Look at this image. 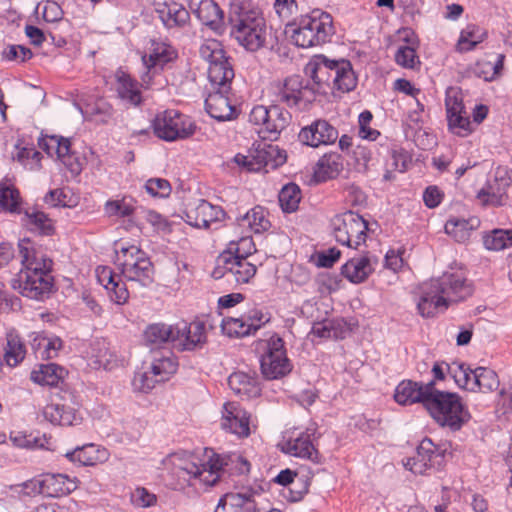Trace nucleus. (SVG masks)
Segmentation results:
<instances>
[{
	"mask_svg": "<svg viewBox=\"0 0 512 512\" xmlns=\"http://www.w3.org/2000/svg\"><path fill=\"white\" fill-rule=\"evenodd\" d=\"M162 465L175 480L171 485L176 490H183L187 486L212 487L225 474L245 476L251 468L249 461L240 453L217 454L211 448H205L201 458L187 457L181 453L169 454L162 460Z\"/></svg>",
	"mask_w": 512,
	"mask_h": 512,
	"instance_id": "f257e3e1",
	"label": "nucleus"
},
{
	"mask_svg": "<svg viewBox=\"0 0 512 512\" xmlns=\"http://www.w3.org/2000/svg\"><path fill=\"white\" fill-rule=\"evenodd\" d=\"M22 268L13 280V288L29 299L42 301L54 287L53 261L29 238L18 242Z\"/></svg>",
	"mask_w": 512,
	"mask_h": 512,
	"instance_id": "f03ea898",
	"label": "nucleus"
},
{
	"mask_svg": "<svg viewBox=\"0 0 512 512\" xmlns=\"http://www.w3.org/2000/svg\"><path fill=\"white\" fill-rule=\"evenodd\" d=\"M473 290L461 271L444 272L421 286L417 302L419 314L424 318H433L445 311L452 303L465 300Z\"/></svg>",
	"mask_w": 512,
	"mask_h": 512,
	"instance_id": "7ed1b4c3",
	"label": "nucleus"
},
{
	"mask_svg": "<svg viewBox=\"0 0 512 512\" xmlns=\"http://www.w3.org/2000/svg\"><path fill=\"white\" fill-rule=\"evenodd\" d=\"M309 78L311 91L317 94L347 93L357 85V77L350 61L346 59H329L323 54L314 55L304 68Z\"/></svg>",
	"mask_w": 512,
	"mask_h": 512,
	"instance_id": "20e7f679",
	"label": "nucleus"
},
{
	"mask_svg": "<svg viewBox=\"0 0 512 512\" xmlns=\"http://www.w3.org/2000/svg\"><path fill=\"white\" fill-rule=\"evenodd\" d=\"M229 22L231 35L246 50L257 51L266 40V24L261 11L249 0H234Z\"/></svg>",
	"mask_w": 512,
	"mask_h": 512,
	"instance_id": "39448f33",
	"label": "nucleus"
},
{
	"mask_svg": "<svg viewBox=\"0 0 512 512\" xmlns=\"http://www.w3.org/2000/svg\"><path fill=\"white\" fill-rule=\"evenodd\" d=\"M287 26L292 31V41L301 48L325 44L335 33L332 16L321 9H314Z\"/></svg>",
	"mask_w": 512,
	"mask_h": 512,
	"instance_id": "423d86ee",
	"label": "nucleus"
},
{
	"mask_svg": "<svg viewBox=\"0 0 512 512\" xmlns=\"http://www.w3.org/2000/svg\"><path fill=\"white\" fill-rule=\"evenodd\" d=\"M426 409L442 427L457 431L467 423L470 412L457 393L440 391L433 386Z\"/></svg>",
	"mask_w": 512,
	"mask_h": 512,
	"instance_id": "0eeeda50",
	"label": "nucleus"
},
{
	"mask_svg": "<svg viewBox=\"0 0 512 512\" xmlns=\"http://www.w3.org/2000/svg\"><path fill=\"white\" fill-rule=\"evenodd\" d=\"M115 264L125 280L141 287L154 281V266L148 254L136 245H122L116 250Z\"/></svg>",
	"mask_w": 512,
	"mask_h": 512,
	"instance_id": "6e6552de",
	"label": "nucleus"
},
{
	"mask_svg": "<svg viewBox=\"0 0 512 512\" xmlns=\"http://www.w3.org/2000/svg\"><path fill=\"white\" fill-rule=\"evenodd\" d=\"M257 351L260 370L266 379H280L292 371L293 365L287 356L285 342L277 334L274 333L269 338L260 340Z\"/></svg>",
	"mask_w": 512,
	"mask_h": 512,
	"instance_id": "1a4fd4ad",
	"label": "nucleus"
},
{
	"mask_svg": "<svg viewBox=\"0 0 512 512\" xmlns=\"http://www.w3.org/2000/svg\"><path fill=\"white\" fill-rule=\"evenodd\" d=\"M290 112L280 105H255L248 116V121L255 127L259 137L264 140L275 141L281 132L290 124Z\"/></svg>",
	"mask_w": 512,
	"mask_h": 512,
	"instance_id": "9d476101",
	"label": "nucleus"
},
{
	"mask_svg": "<svg viewBox=\"0 0 512 512\" xmlns=\"http://www.w3.org/2000/svg\"><path fill=\"white\" fill-rule=\"evenodd\" d=\"M335 240L348 248L357 249L365 243L369 223L358 213L346 211L336 215L331 221Z\"/></svg>",
	"mask_w": 512,
	"mask_h": 512,
	"instance_id": "9b49d317",
	"label": "nucleus"
},
{
	"mask_svg": "<svg viewBox=\"0 0 512 512\" xmlns=\"http://www.w3.org/2000/svg\"><path fill=\"white\" fill-rule=\"evenodd\" d=\"M152 127L158 138L168 142L189 138L197 128L191 117L174 109L158 113Z\"/></svg>",
	"mask_w": 512,
	"mask_h": 512,
	"instance_id": "f8f14e48",
	"label": "nucleus"
},
{
	"mask_svg": "<svg viewBox=\"0 0 512 512\" xmlns=\"http://www.w3.org/2000/svg\"><path fill=\"white\" fill-rule=\"evenodd\" d=\"M512 184V169L498 165L492 170L476 198L483 206H503L508 199V189Z\"/></svg>",
	"mask_w": 512,
	"mask_h": 512,
	"instance_id": "ddd939ff",
	"label": "nucleus"
},
{
	"mask_svg": "<svg viewBox=\"0 0 512 512\" xmlns=\"http://www.w3.org/2000/svg\"><path fill=\"white\" fill-rule=\"evenodd\" d=\"M256 271V266L247 258L234 256L231 251H223L217 258V266L212 276L216 279L226 277L227 281H234L236 284H247Z\"/></svg>",
	"mask_w": 512,
	"mask_h": 512,
	"instance_id": "4468645a",
	"label": "nucleus"
},
{
	"mask_svg": "<svg viewBox=\"0 0 512 512\" xmlns=\"http://www.w3.org/2000/svg\"><path fill=\"white\" fill-rule=\"evenodd\" d=\"M235 489L236 491L228 492L220 499L216 512L220 507L225 512H256L254 497L264 491L263 486L258 483L244 485L237 482ZM269 512L280 511L273 509Z\"/></svg>",
	"mask_w": 512,
	"mask_h": 512,
	"instance_id": "2eb2a0df",
	"label": "nucleus"
},
{
	"mask_svg": "<svg viewBox=\"0 0 512 512\" xmlns=\"http://www.w3.org/2000/svg\"><path fill=\"white\" fill-rule=\"evenodd\" d=\"M313 435L312 429L295 428L283 437L281 450L290 456L318 463L319 453L313 443Z\"/></svg>",
	"mask_w": 512,
	"mask_h": 512,
	"instance_id": "dca6fc26",
	"label": "nucleus"
},
{
	"mask_svg": "<svg viewBox=\"0 0 512 512\" xmlns=\"http://www.w3.org/2000/svg\"><path fill=\"white\" fill-rule=\"evenodd\" d=\"M276 99L289 108H294L311 103L315 99V95L311 91L309 82H305L298 75H293L287 77L278 88Z\"/></svg>",
	"mask_w": 512,
	"mask_h": 512,
	"instance_id": "f3484780",
	"label": "nucleus"
},
{
	"mask_svg": "<svg viewBox=\"0 0 512 512\" xmlns=\"http://www.w3.org/2000/svg\"><path fill=\"white\" fill-rule=\"evenodd\" d=\"M225 215L221 206L200 199L187 206L184 219L190 226L209 229L213 224L223 221Z\"/></svg>",
	"mask_w": 512,
	"mask_h": 512,
	"instance_id": "a211bd4d",
	"label": "nucleus"
},
{
	"mask_svg": "<svg viewBox=\"0 0 512 512\" xmlns=\"http://www.w3.org/2000/svg\"><path fill=\"white\" fill-rule=\"evenodd\" d=\"M39 144L48 155H56L57 159L72 176H77L81 173L82 162L80 158L71 151L69 139L53 135L41 140Z\"/></svg>",
	"mask_w": 512,
	"mask_h": 512,
	"instance_id": "6ab92c4d",
	"label": "nucleus"
},
{
	"mask_svg": "<svg viewBox=\"0 0 512 512\" xmlns=\"http://www.w3.org/2000/svg\"><path fill=\"white\" fill-rule=\"evenodd\" d=\"M175 346L181 351L201 349L206 343V326L203 322L187 323L181 321L175 324Z\"/></svg>",
	"mask_w": 512,
	"mask_h": 512,
	"instance_id": "aec40b11",
	"label": "nucleus"
},
{
	"mask_svg": "<svg viewBox=\"0 0 512 512\" xmlns=\"http://www.w3.org/2000/svg\"><path fill=\"white\" fill-rule=\"evenodd\" d=\"M298 137L304 145L317 148L321 145L334 144L339 137V133L336 127L327 120L317 119L310 125L303 127Z\"/></svg>",
	"mask_w": 512,
	"mask_h": 512,
	"instance_id": "412c9836",
	"label": "nucleus"
},
{
	"mask_svg": "<svg viewBox=\"0 0 512 512\" xmlns=\"http://www.w3.org/2000/svg\"><path fill=\"white\" fill-rule=\"evenodd\" d=\"M189 8L198 20L215 34L224 33V13L214 0H190Z\"/></svg>",
	"mask_w": 512,
	"mask_h": 512,
	"instance_id": "4be33fe9",
	"label": "nucleus"
},
{
	"mask_svg": "<svg viewBox=\"0 0 512 512\" xmlns=\"http://www.w3.org/2000/svg\"><path fill=\"white\" fill-rule=\"evenodd\" d=\"M221 427L239 438L250 435V414L236 402L223 406Z\"/></svg>",
	"mask_w": 512,
	"mask_h": 512,
	"instance_id": "5701e85b",
	"label": "nucleus"
},
{
	"mask_svg": "<svg viewBox=\"0 0 512 512\" xmlns=\"http://www.w3.org/2000/svg\"><path fill=\"white\" fill-rule=\"evenodd\" d=\"M435 382L419 383L411 380L401 381L395 388L394 399L400 405L421 403L426 408Z\"/></svg>",
	"mask_w": 512,
	"mask_h": 512,
	"instance_id": "b1692460",
	"label": "nucleus"
},
{
	"mask_svg": "<svg viewBox=\"0 0 512 512\" xmlns=\"http://www.w3.org/2000/svg\"><path fill=\"white\" fill-rule=\"evenodd\" d=\"M377 264L378 258L366 252L349 259L342 267V274L351 283L359 284L374 272Z\"/></svg>",
	"mask_w": 512,
	"mask_h": 512,
	"instance_id": "393cba45",
	"label": "nucleus"
},
{
	"mask_svg": "<svg viewBox=\"0 0 512 512\" xmlns=\"http://www.w3.org/2000/svg\"><path fill=\"white\" fill-rule=\"evenodd\" d=\"M229 93L230 91L215 89L205 99L207 113L219 122L231 121L238 116V110L232 105Z\"/></svg>",
	"mask_w": 512,
	"mask_h": 512,
	"instance_id": "a878e982",
	"label": "nucleus"
},
{
	"mask_svg": "<svg viewBox=\"0 0 512 512\" xmlns=\"http://www.w3.org/2000/svg\"><path fill=\"white\" fill-rule=\"evenodd\" d=\"M439 457L440 454L433 442L425 438L418 446L416 454L406 459L404 466L414 474H424L435 465Z\"/></svg>",
	"mask_w": 512,
	"mask_h": 512,
	"instance_id": "bb28decb",
	"label": "nucleus"
},
{
	"mask_svg": "<svg viewBox=\"0 0 512 512\" xmlns=\"http://www.w3.org/2000/svg\"><path fill=\"white\" fill-rule=\"evenodd\" d=\"M96 277L98 283L107 290L110 299L114 303L118 305L126 303L129 298V292L126 284L110 267L99 266L96 269Z\"/></svg>",
	"mask_w": 512,
	"mask_h": 512,
	"instance_id": "cd10ccee",
	"label": "nucleus"
},
{
	"mask_svg": "<svg viewBox=\"0 0 512 512\" xmlns=\"http://www.w3.org/2000/svg\"><path fill=\"white\" fill-rule=\"evenodd\" d=\"M115 90L118 98L128 106L138 107L143 101L141 84L123 70L115 74Z\"/></svg>",
	"mask_w": 512,
	"mask_h": 512,
	"instance_id": "c85d7f7f",
	"label": "nucleus"
},
{
	"mask_svg": "<svg viewBox=\"0 0 512 512\" xmlns=\"http://www.w3.org/2000/svg\"><path fill=\"white\" fill-rule=\"evenodd\" d=\"M155 12L163 26L168 30L181 29L190 21L189 11L183 5L176 2L159 3Z\"/></svg>",
	"mask_w": 512,
	"mask_h": 512,
	"instance_id": "c756f323",
	"label": "nucleus"
},
{
	"mask_svg": "<svg viewBox=\"0 0 512 512\" xmlns=\"http://www.w3.org/2000/svg\"><path fill=\"white\" fill-rule=\"evenodd\" d=\"M65 457L73 464L79 466H95L107 461L109 453L107 449L89 443L66 452Z\"/></svg>",
	"mask_w": 512,
	"mask_h": 512,
	"instance_id": "7c9ffc66",
	"label": "nucleus"
},
{
	"mask_svg": "<svg viewBox=\"0 0 512 512\" xmlns=\"http://www.w3.org/2000/svg\"><path fill=\"white\" fill-rule=\"evenodd\" d=\"M343 157L337 152H328L316 162L313 170L317 182H326L335 179L343 170Z\"/></svg>",
	"mask_w": 512,
	"mask_h": 512,
	"instance_id": "2f4dec72",
	"label": "nucleus"
},
{
	"mask_svg": "<svg viewBox=\"0 0 512 512\" xmlns=\"http://www.w3.org/2000/svg\"><path fill=\"white\" fill-rule=\"evenodd\" d=\"M43 478L44 496L46 497L57 498L66 496L78 486L77 479L66 474L46 473L43 474Z\"/></svg>",
	"mask_w": 512,
	"mask_h": 512,
	"instance_id": "473e14b6",
	"label": "nucleus"
},
{
	"mask_svg": "<svg viewBox=\"0 0 512 512\" xmlns=\"http://www.w3.org/2000/svg\"><path fill=\"white\" fill-rule=\"evenodd\" d=\"M230 389L240 398L251 399L260 395L261 387L258 378L248 373L237 371L228 377Z\"/></svg>",
	"mask_w": 512,
	"mask_h": 512,
	"instance_id": "72a5a7b5",
	"label": "nucleus"
},
{
	"mask_svg": "<svg viewBox=\"0 0 512 512\" xmlns=\"http://www.w3.org/2000/svg\"><path fill=\"white\" fill-rule=\"evenodd\" d=\"M149 367L154 376L160 379L161 382L169 379L178 368L176 357L170 350H156L152 351L150 355Z\"/></svg>",
	"mask_w": 512,
	"mask_h": 512,
	"instance_id": "f704fd0d",
	"label": "nucleus"
},
{
	"mask_svg": "<svg viewBox=\"0 0 512 512\" xmlns=\"http://www.w3.org/2000/svg\"><path fill=\"white\" fill-rule=\"evenodd\" d=\"M43 416L50 423L60 426L78 425L82 421V415L78 410L70 406L54 403L44 407Z\"/></svg>",
	"mask_w": 512,
	"mask_h": 512,
	"instance_id": "c9c22d12",
	"label": "nucleus"
},
{
	"mask_svg": "<svg viewBox=\"0 0 512 512\" xmlns=\"http://www.w3.org/2000/svg\"><path fill=\"white\" fill-rule=\"evenodd\" d=\"M208 79L214 89L230 91L235 77L233 65L228 57L210 64L207 69Z\"/></svg>",
	"mask_w": 512,
	"mask_h": 512,
	"instance_id": "e433bc0d",
	"label": "nucleus"
},
{
	"mask_svg": "<svg viewBox=\"0 0 512 512\" xmlns=\"http://www.w3.org/2000/svg\"><path fill=\"white\" fill-rule=\"evenodd\" d=\"M253 159L259 171L264 169L267 172L282 165L286 161V153L276 145L260 144L253 150Z\"/></svg>",
	"mask_w": 512,
	"mask_h": 512,
	"instance_id": "4c0bfd02",
	"label": "nucleus"
},
{
	"mask_svg": "<svg viewBox=\"0 0 512 512\" xmlns=\"http://www.w3.org/2000/svg\"><path fill=\"white\" fill-rule=\"evenodd\" d=\"M63 346L62 340L56 335H50L45 332L35 333L31 339V348L36 357L41 359L56 358Z\"/></svg>",
	"mask_w": 512,
	"mask_h": 512,
	"instance_id": "58836bf2",
	"label": "nucleus"
},
{
	"mask_svg": "<svg viewBox=\"0 0 512 512\" xmlns=\"http://www.w3.org/2000/svg\"><path fill=\"white\" fill-rule=\"evenodd\" d=\"M176 57V52L169 44L163 42L153 41L151 45V51L148 60L144 57L143 61L148 68L146 75L142 77V81L146 86L149 85L150 81V70L160 66L161 68L166 63L170 62Z\"/></svg>",
	"mask_w": 512,
	"mask_h": 512,
	"instance_id": "ea45409f",
	"label": "nucleus"
},
{
	"mask_svg": "<svg viewBox=\"0 0 512 512\" xmlns=\"http://www.w3.org/2000/svg\"><path fill=\"white\" fill-rule=\"evenodd\" d=\"M79 112L87 120L98 124H108L114 116L113 106L104 98L95 99L84 106H77Z\"/></svg>",
	"mask_w": 512,
	"mask_h": 512,
	"instance_id": "a19ab883",
	"label": "nucleus"
},
{
	"mask_svg": "<svg viewBox=\"0 0 512 512\" xmlns=\"http://www.w3.org/2000/svg\"><path fill=\"white\" fill-rule=\"evenodd\" d=\"M238 224L243 228H248L255 234H262L271 227L268 211L262 206H255L248 210L243 216L238 218Z\"/></svg>",
	"mask_w": 512,
	"mask_h": 512,
	"instance_id": "79ce46f5",
	"label": "nucleus"
},
{
	"mask_svg": "<svg viewBox=\"0 0 512 512\" xmlns=\"http://www.w3.org/2000/svg\"><path fill=\"white\" fill-rule=\"evenodd\" d=\"M175 331V325L165 323L150 324L144 331V340L151 346H159L167 342L175 344Z\"/></svg>",
	"mask_w": 512,
	"mask_h": 512,
	"instance_id": "37998d69",
	"label": "nucleus"
},
{
	"mask_svg": "<svg viewBox=\"0 0 512 512\" xmlns=\"http://www.w3.org/2000/svg\"><path fill=\"white\" fill-rule=\"evenodd\" d=\"M89 358L98 368L110 369L116 361V356L109 349V344L105 339H95L87 351Z\"/></svg>",
	"mask_w": 512,
	"mask_h": 512,
	"instance_id": "c03bdc74",
	"label": "nucleus"
},
{
	"mask_svg": "<svg viewBox=\"0 0 512 512\" xmlns=\"http://www.w3.org/2000/svg\"><path fill=\"white\" fill-rule=\"evenodd\" d=\"M26 348L21 337L15 331L6 334L4 361L9 367H16L25 358Z\"/></svg>",
	"mask_w": 512,
	"mask_h": 512,
	"instance_id": "a18cd8bd",
	"label": "nucleus"
},
{
	"mask_svg": "<svg viewBox=\"0 0 512 512\" xmlns=\"http://www.w3.org/2000/svg\"><path fill=\"white\" fill-rule=\"evenodd\" d=\"M473 373L471 391L488 393L498 389L500 381L494 370L479 366L473 369Z\"/></svg>",
	"mask_w": 512,
	"mask_h": 512,
	"instance_id": "49530a36",
	"label": "nucleus"
},
{
	"mask_svg": "<svg viewBox=\"0 0 512 512\" xmlns=\"http://www.w3.org/2000/svg\"><path fill=\"white\" fill-rule=\"evenodd\" d=\"M505 55L497 54L495 62L487 60H479L471 67V73L483 79L484 81L491 82L497 79L504 68Z\"/></svg>",
	"mask_w": 512,
	"mask_h": 512,
	"instance_id": "de8ad7c7",
	"label": "nucleus"
},
{
	"mask_svg": "<svg viewBox=\"0 0 512 512\" xmlns=\"http://www.w3.org/2000/svg\"><path fill=\"white\" fill-rule=\"evenodd\" d=\"M486 37L487 32L483 28L475 24H468L460 33L457 41V50L459 52L472 51Z\"/></svg>",
	"mask_w": 512,
	"mask_h": 512,
	"instance_id": "09e8293b",
	"label": "nucleus"
},
{
	"mask_svg": "<svg viewBox=\"0 0 512 512\" xmlns=\"http://www.w3.org/2000/svg\"><path fill=\"white\" fill-rule=\"evenodd\" d=\"M63 371V368L54 363L43 364L38 370L31 372V380L44 386H56L62 378Z\"/></svg>",
	"mask_w": 512,
	"mask_h": 512,
	"instance_id": "8fccbe9b",
	"label": "nucleus"
},
{
	"mask_svg": "<svg viewBox=\"0 0 512 512\" xmlns=\"http://www.w3.org/2000/svg\"><path fill=\"white\" fill-rule=\"evenodd\" d=\"M241 315L251 334H255L271 320L270 313L256 304L248 306Z\"/></svg>",
	"mask_w": 512,
	"mask_h": 512,
	"instance_id": "3c124183",
	"label": "nucleus"
},
{
	"mask_svg": "<svg viewBox=\"0 0 512 512\" xmlns=\"http://www.w3.org/2000/svg\"><path fill=\"white\" fill-rule=\"evenodd\" d=\"M26 225L30 230L38 232L43 235H51L54 227L52 221L47 217L44 212L38 211L34 208L25 211Z\"/></svg>",
	"mask_w": 512,
	"mask_h": 512,
	"instance_id": "603ef678",
	"label": "nucleus"
},
{
	"mask_svg": "<svg viewBox=\"0 0 512 512\" xmlns=\"http://www.w3.org/2000/svg\"><path fill=\"white\" fill-rule=\"evenodd\" d=\"M13 159L19 162L26 170L37 171L41 168L42 154L33 146L18 147Z\"/></svg>",
	"mask_w": 512,
	"mask_h": 512,
	"instance_id": "864d4df0",
	"label": "nucleus"
},
{
	"mask_svg": "<svg viewBox=\"0 0 512 512\" xmlns=\"http://www.w3.org/2000/svg\"><path fill=\"white\" fill-rule=\"evenodd\" d=\"M278 198L284 212H294L301 200V190L295 183H289L280 190Z\"/></svg>",
	"mask_w": 512,
	"mask_h": 512,
	"instance_id": "5fc2aeb1",
	"label": "nucleus"
},
{
	"mask_svg": "<svg viewBox=\"0 0 512 512\" xmlns=\"http://www.w3.org/2000/svg\"><path fill=\"white\" fill-rule=\"evenodd\" d=\"M135 201L123 197L117 200H108L104 205V212L108 217L124 218L131 216L135 211Z\"/></svg>",
	"mask_w": 512,
	"mask_h": 512,
	"instance_id": "6e6d98bb",
	"label": "nucleus"
},
{
	"mask_svg": "<svg viewBox=\"0 0 512 512\" xmlns=\"http://www.w3.org/2000/svg\"><path fill=\"white\" fill-rule=\"evenodd\" d=\"M484 246L493 251H500L512 246V229L493 230L484 237Z\"/></svg>",
	"mask_w": 512,
	"mask_h": 512,
	"instance_id": "4d7b16f0",
	"label": "nucleus"
},
{
	"mask_svg": "<svg viewBox=\"0 0 512 512\" xmlns=\"http://www.w3.org/2000/svg\"><path fill=\"white\" fill-rule=\"evenodd\" d=\"M199 54L208 66L227 57L222 44L215 39L205 40L199 48Z\"/></svg>",
	"mask_w": 512,
	"mask_h": 512,
	"instance_id": "13d9d810",
	"label": "nucleus"
},
{
	"mask_svg": "<svg viewBox=\"0 0 512 512\" xmlns=\"http://www.w3.org/2000/svg\"><path fill=\"white\" fill-rule=\"evenodd\" d=\"M0 209L20 213V196L17 189L0 184Z\"/></svg>",
	"mask_w": 512,
	"mask_h": 512,
	"instance_id": "bf43d9fd",
	"label": "nucleus"
},
{
	"mask_svg": "<svg viewBox=\"0 0 512 512\" xmlns=\"http://www.w3.org/2000/svg\"><path fill=\"white\" fill-rule=\"evenodd\" d=\"M473 374V369L463 363L454 362L450 365L449 375L460 388L471 391Z\"/></svg>",
	"mask_w": 512,
	"mask_h": 512,
	"instance_id": "052dcab7",
	"label": "nucleus"
},
{
	"mask_svg": "<svg viewBox=\"0 0 512 512\" xmlns=\"http://www.w3.org/2000/svg\"><path fill=\"white\" fill-rule=\"evenodd\" d=\"M221 328L229 337H245L251 335L242 315L223 318Z\"/></svg>",
	"mask_w": 512,
	"mask_h": 512,
	"instance_id": "680f3d73",
	"label": "nucleus"
},
{
	"mask_svg": "<svg viewBox=\"0 0 512 512\" xmlns=\"http://www.w3.org/2000/svg\"><path fill=\"white\" fill-rule=\"evenodd\" d=\"M395 61L398 65L408 69H413L420 64L413 43L400 45L395 53Z\"/></svg>",
	"mask_w": 512,
	"mask_h": 512,
	"instance_id": "e2e57ef3",
	"label": "nucleus"
},
{
	"mask_svg": "<svg viewBox=\"0 0 512 512\" xmlns=\"http://www.w3.org/2000/svg\"><path fill=\"white\" fill-rule=\"evenodd\" d=\"M447 121L451 132L460 137H467L475 130L466 112L449 117Z\"/></svg>",
	"mask_w": 512,
	"mask_h": 512,
	"instance_id": "0e129e2a",
	"label": "nucleus"
},
{
	"mask_svg": "<svg viewBox=\"0 0 512 512\" xmlns=\"http://www.w3.org/2000/svg\"><path fill=\"white\" fill-rule=\"evenodd\" d=\"M157 378V376L152 374L149 365H147L144 367L142 372H137L135 374L133 379V386L136 390L147 393L151 391L157 383L161 382V380Z\"/></svg>",
	"mask_w": 512,
	"mask_h": 512,
	"instance_id": "69168bd1",
	"label": "nucleus"
},
{
	"mask_svg": "<svg viewBox=\"0 0 512 512\" xmlns=\"http://www.w3.org/2000/svg\"><path fill=\"white\" fill-rule=\"evenodd\" d=\"M372 113L369 110H364L358 117V135L360 138L368 141H375L380 137V132L377 129L370 127L372 121Z\"/></svg>",
	"mask_w": 512,
	"mask_h": 512,
	"instance_id": "338daca9",
	"label": "nucleus"
},
{
	"mask_svg": "<svg viewBox=\"0 0 512 512\" xmlns=\"http://www.w3.org/2000/svg\"><path fill=\"white\" fill-rule=\"evenodd\" d=\"M467 226L468 222L464 219H450L445 224V232L457 242H464L470 236V230Z\"/></svg>",
	"mask_w": 512,
	"mask_h": 512,
	"instance_id": "774afa93",
	"label": "nucleus"
}]
</instances>
